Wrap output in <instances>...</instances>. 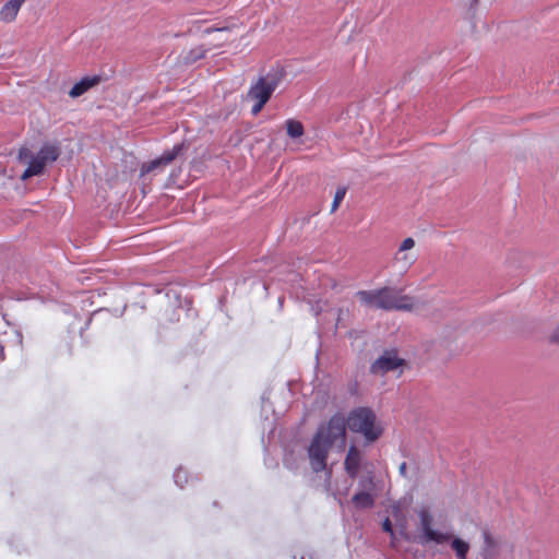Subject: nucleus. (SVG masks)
Listing matches in <instances>:
<instances>
[{
	"instance_id": "obj_1",
	"label": "nucleus",
	"mask_w": 559,
	"mask_h": 559,
	"mask_svg": "<svg viewBox=\"0 0 559 559\" xmlns=\"http://www.w3.org/2000/svg\"><path fill=\"white\" fill-rule=\"evenodd\" d=\"M340 442L345 444V418L342 414L333 415L326 424L320 425L307 448L309 464L314 473L326 469L331 448Z\"/></svg>"
},
{
	"instance_id": "obj_2",
	"label": "nucleus",
	"mask_w": 559,
	"mask_h": 559,
	"mask_svg": "<svg viewBox=\"0 0 559 559\" xmlns=\"http://www.w3.org/2000/svg\"><path fill=\"white\" fill-rule=\"evenodd\" d=\"M359 300L370 307L383 310H412L413 301L408 296L395 294L391 288L384 287L378 290H359Z\"/></svg>"
},
{
	"instance_id": "obj_3",
	"label": "nucleus",
	"mask_w": 559,
	"mask_h": 559,
	"mask_svg": "<svg viewBox=\"0 0 559 559\" xmlns=\"http://www.w3.org/2000/svg\"><path fill=\"white\" fill-rule=\"evenodd\" d=\"M346 425L350 431L361 433L369 443L377 441L383 433V428L377 423L374 412L369 407L353 409L345 419Z\"/></svg>"
},
{
	"instance_id": "obj_4",
	"label": "nucleus",
	"mask_w": 559,
	"mask_h": 559,
	"mask_svg": "<svg viewBox=\"0 0 559 559\" xmlns=\"http://www.w3.org/2000/svg\"><path fill=\"white\" fill-rule=\"evenodd\" d=\"M283 74L275 71L259 76L255 82L250 85L247 97L254 102L251 114L257 116L270 100L272 94L282 82Z\"/></svg>"
},
{
	"instance_id": "obj_5",
	"label": "nucleus",
	"mask_w": 559,
	"mask_h": 559,
	"mask_svg": "<svg viewBox=\"0 0 559 559\" xmlns=\"http://www.w3.org/2000/svg\"><path fill=\"white\" fill-rule=\"evenodd\" d=\"M59 157V148L56 145L45 144L40 147L39 152L34 156L27 147H22L19 151V159L27 162V168L21 176L22 180H27L31 177L43 174L47 163H52Z\"/></svg>"
},
{
	"instance_id": "obj_6",
	"label": "nucleus",
	"mask_w": 559,
	"mask_h": 559,
	"mask_svg": "<svg viewBox=\"0 0 559 559\" xmlns=\"http://www.w3.org/2000/svg\"><path fill=\"white\" fill-rule=\"evenodd\" d=\"M406 365V360L399 357L396 349H385L370 366L372 374L383 376Z\"/></svg>"
},
{
	"instance_id": "obj_7",
	"label": "nucleus",
	"mask_w": 559,
	"mask_h": 559,
	"mask_svg": "<svg viewBox=\"0 0 559 559\" xmlns=\"http://www.w3.org/2000/svg\"><path fill=\"white\" fill-rule=\"evenodd\" d=\"M415 245V240L407 237L400 243L394 253L393 263L402 273H406L417 261V253L413 251Z\"/></svg>"
},
{
	"instance_id": "obj_8",
	"label": "nucleus",
	"mask_w": 559,
	"mask_h": 559,
	"mask_svg": "<svg viewBox=\"0 0 559 559\" xmlns=\"http://www.w3.org/2000/svg\"><path fill=\"white\" fill-rule=\"evenodd\" d=\"M183 147V143L176 144L170 151L165 152L158 158H155L147 163H143L140 169L141 176L150 174L156 169L166 167L181 154Z\"/></svg>"
},
{
	"instance_id": "obj_9",
	"label": "nucleus",
	"mask_w": 559,
	"mask_h": 559,
	"mask_svg": "<svg viewBox=\"0 0 559 559\" xmlns=\"http://www.w3.org/2000/svg\"><path fill=\"white\" fill-rule=\"evenodd\" d=\"M418 516L421 531L427 540L443 544L451 539V534L437 532L432 528V516L427 509H421L418 512Z\"/></svg>"
},
{
	"instance_id": "obj_10",
	"label": "nucleus",
	"mask_w": 559,
	"mask_h": 559,
	"mask_svg": "<svg viewBox=\"0 0 559 559\" xmlns=\"http://www.w3.org/2000/svg\"><path fill=\"white\" fill-rule=\"evenodd\" d=\"M361 452L356 448L355 445H350L348 448L345 461H344V468L349 477L355 478L357 477L360 464H361Z\"/></svg>"
},
{
	"instance_id": "obj_11",
	"label": "nucleus",
	"mask_w": 559,
	"mask_h": 559,
	"mask_svg": "<svg viewBox=\"0 0 559 559\" xmlns=\"http://www.w3.org/2000/svg\"><path fill=\"white\" fill-rule=\"evenodd\" d=\"M102 81L99 75L84 76L76 82L69 92L70 97L76 98L85 94L92 87L98 85Z\"/></svg>"
},
{
	"instance_id": "obj_12",
	"label": "nucleus",
	"mask_w": 559,
	"mask_h": 559,
	"mask_svg": "<svg viewBox=\"0 0 559 559\" xmlns=\"http://www.w3.org/2000/svg\"><path fill=\"white\" fill-rule=\"evenodd\" d=\"M25 0H9L0 10V21L13 22Z\"/></svg>"
},
{
	"instance_id": "obj_13",
	"label": "nucleus",
	"mask_w": 559,
	"mask_h": 559,
	"mask_svg": "<svg viewBox=\"0 0 559 559\" xmlns=\"http://www.w3.org/2000/svg\"><path fill=\"white\" fill-rule=\"evenodd\" d=\"M484 537V547H483V556L485 559H496L498 555V542L491 535L489 531L483 532Z\"/></svg>"
},
{
	"instance_id": "obj_14",
	"label": "nucleus",
	"mask_w": 559,
	"mask_h": 559,
	"mask_svg": "<svg viewBox=\"0 0 559 559\" xmlns=\"http://www.w3.org/2000/svg\"><path fill=\"white\" fill-rule=\"evenodd\" d=\"M352 501L356 508L367 509L374 503V498L370 492L360 491L353 496Z\"/></svg>"
},
{
	"instance_id": "obj_15",
	"label": "nucleus",
	"mask_w": 559,
	"mask_h": 559,
	"mask_svg": "<svg viewBox=\"0 0 559 559\" xmlns=\"http://www.w3.org/2000/svg\"><path fill=\"white\" fill-rule=\"evenodd\" d=\"M285 126H286V131H287L288 136H290L293 139L300 138L305 133V128H304L302 123L298 120L287 119L285 121Z\"/></svg>"
},
{
	"instance_id": "obj_16",
	"label": "nucleus",
	"mask_w": 559,
	"mask_h": 559,
	"mask_svg": "<svg viewBox=\"0 0 559 559\" xmlns=\"http://www.w3.org/2000/svg\"><path fill=\"white\" fill-rule=\"evenodd\" d=\"M451 548L454 550L459 559H466L469 551V544L459 537H455L451 543Z\"/></svg>"
},
{
	"instance_id": "obj_17",
	"label": "nucleus",
	"mask_w": 559,
	"mask_h": 559,
	"mask_svg": "<svg viewBox=\"0 0 559 559\" xmlns=\"http://www.w3.org/2000/svg\"><path fill=\"white\" fill-rule=\"evenodd\" d=\"M207 51L209 49L204 46L195 47L189 51L188 56L186 57V60L189 62H195L199 59L204 58Z\"/></svg>"
},
{
	"instance_id": "obj_18",
	"label": "nucleus",
	"mask_w": 559,
	"mask_h": 559,
	"mask_svg": "<svg viewBox=\"0 0 559 559\" xmlns=\"http://www.w3.org/2000/svg\"><path fill=\"white\" fill-rule=\"evenodd\" d=\"M345 194H346V188L345 187H340L336 190L334 199H333V202H332L331 212H335L337 210V207L340 206L341 202L344 200Z\"/></svg>"
},
{
	"instance_id": "obj_19",
	"label": "nucleus",
	"mask_w": 559,
	"mask_h": 559,
	"mask_svg": "<svg viewBox=\"0 0 559 559\" xmlns=\"http://www.w3.org/2000/svg\"><path fill=\"white\" fill-rule=\"evenodd\" d=\"M382 530L386 533H390L392 536L394 535L393 526L389 518H386L382 523Z\"/></svg>"
},
{
	"instance_id": "obj_20",
	"label": "nucleus",
	"mask_w": 559,
	"mask_h": 559,
	"mask_svg": "<svg viewBox=\"0 0 559 559\" xmlns=\"http://www.w3.org/2000/svg\"><path fill=\"white\" fill-rule=\"evenodd\" d=\"M399 473L402 477H407V464L406 462H402L399 466Z\"/></svg>"
},
{
	"instance_id": "obj_21",
	"label": "nucleus",
	"mask_w": 559,
	"mask_h": 559,
	"mask_svg": "<svg viewBox=\"0 0 559 559\" xmlns=\"http://www.w3.org/2000/svg\"><path fill=\"white\" fill-rule=\"evenodd\" d=\"M549 338L550 342L559 344V325L555 329Z\"/></svg>"
},
{
	"instance_id": "obj_22",
	"label": "nucleus",
	"mask_w": 559,
	"mask_h": 559,
	"mask_svg": "<svg viewBox=\"0 0 559 559\" xmlns=\"http://www.w3.org/2000/svg\"><path fill=\"white\" fill-rule=\"evenodd\" d=\"M477 2H478V0H473V3H474V4H477Z\"/></svg>"
}]
</instances>
